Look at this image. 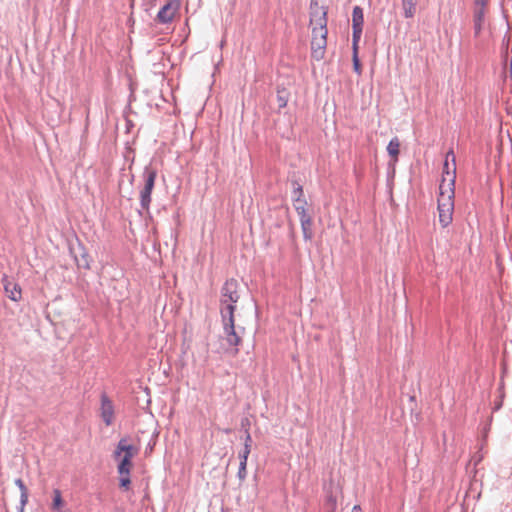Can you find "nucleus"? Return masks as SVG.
I'll list each match as a JSON object with an SVG mask.
<instances>
[{
    "label": "nucleus",
    "instance_id": "obj_1",
    "mask_svg": "<svg viewBox=\"0 0 512 512\" xmlns=\"http://www.w3.org/2000/svg\"><path fill=\"white\" fill-rule=\"evenodd\" d=\"M455 180L456 157L453 150H449L443 164L438 196L439 222L443 228L447 227L453 219Z\"/></svg>",
    "mask_w": 512,
    "mask_h": 512
},
{
    "label": "nucleus",
    "instance_id": "obj_2",
    "mask_svg": "<svg viewBox=\"0 0 512 512\" xmlns=\"http://www.w3.org/2000/svg\"><path fill=\"white\" fill-rule=\"evenodd\" d=\"M310 10L311 57L320 61L325 56L327 46V9L317 2H311Z\"/></svg>",
    "mask_w": 512,
    "mask_h": 512
},
{
    "label": "nucleus",
    "instance_id": "obj_3",
    "mask_svg": "<svg viewBox=\"0 0 512 512\" xmlns=\"http://www.w3.org/2000/svg\"><path fill=\"white\" fill-rule=\"evenodd\" d=\"M139 453V447L132 444L127 437L121 438L113 451L112 457L117 463L119 487L129 490L131 485L130 473L133 469V458Z\"/></svg>",
    "mask_w": 512,
    "mask_h": 512
},
{
    "label": "nucleus",
    "instance_id": "obj_4",
    "mask_svg": "<svg viewBox=\"0 0 512 512\" xmlns=\"http://www.w3.org/2000/svg\"><path fill=\"white\" fill-rule=\"evenodd\" d=\"M223 323V335L221 336V351L236 356L239 352L238 346L242 342L241 336L235 331L234 315H221Z\"/></svg>",
    "mask_w": 512,
    "mask_h": 512
},
{
    "label": "nucleus",
    "instance_id": "obj_5",
    "mask_svg": "<svg viewBox=\"0 0 512 512\" xmlns=\"http://www.w3.org/2000/svg\"><path fill=\"white\" fill-rule=\"evenodd\" d=\"M240 298L239 284L235 279L227 280L221 288L220 313L234 315L236 303Z\"/></svg>",
    "mask_w": 512,
    "mask_h": 512
},
{
    "label": "nucleus",
    "instance_id": "obj_6",
    "mask_svg": "<svg viewBox=\"0 0 512 512\" xmlns=\"http://www.w3.org/2000/svg\"><path fill=\"white\" fill-rule=\"evenodd\" d=\"M156 171L153 169H146L144 172V187L140 191V203L141 207L148 211L151 203V193L153 191L155 180H156Z\"/></svg>",
    "mask_w": 512,
    "mask_h": 512
},
{
    "label": "nucleus",
    "instance_id": "obj_7",
    "mask_svg": "<svg viewBox=\"0 0 512 512\" xmlns=\"http://www.w3.org/2000/svg\"><path fill=\"white\" fill-rule=\"evenodd\" d=\"M180 8V0H167L165 5L160 9L157 14V20L160 23H169L173 20L174 16Z\"/></svg>",
    "mask_w": 512,
    "mask_h": 512
},
{
    "label": "nucleus",
    "instance_id": "obj_8",
    "mask_svg": "<svg viewBox=\"0 0 512 512\" xmlns=\"http://www.w3.org/2000/svg\"><path fill=\"white\" fill-rule=\"evenodd\" d=\"M307 201L304 198V191L301 185L296 184L293 190V206L300 217L309 215L307 210Z\"/></svg>",
    "mask_w": 512,
    "mask_h": 512
},
{
    "label": "nucleus",
    "instance_id": "obj_9",
    "mask_svg": "<svg viewBox=\"0 0 512 512\" xmlns=\"http://www.w3.org/2000/svg\"><path fill=\"white\" fill-rule=\"evenodd\" d=\"M4 291L6 296L14 302H19L22 299V289L20 285L10 279L8 276L2 278Z\"/></svg>",
    "mask_w": 512,
    "mask_h": 512
},
{
    "label": "nucleus",
    "instance_id": "obj_10",
    "mask_svg": "<svg viewBox=\"0 0 512 512\" xmlns=\"http://www.w3.org/2000/svg\"><path fill=\"white\" fill-rule=\"evenodd\" d=\"M100 414L107 426H110L114 422V406L106 394L101 396Z\"/></svg>",
    "mask_w": 512,
    "mask_h": 512
},
{
    "label": "nucleus",
    "instance_id": "obj_11",
    "mask_svg": "<svg viewBox=\"0 0 512 512\" xmlns=\"http://www.w3.org/2000/svg\"><path fill=\"white\" fill-rule=\"evenodd\" d=\"M51 509L55 512H72L66 507V503L62 498V493L59 489H54L52 492Z\"/></svg>",
    "mask_w": 512,
    "mask_h": 512
},
{
    "label": "nucleus",
    "instance_id": "obj_12",
    "mask_svg": "<svg viewBox=\"0 0 512 512\" xmlns=\"http://www.w3.org/2000/svg\"><path fill=\"white\" fill-rule=\"evenodd\" d=\"M487 9L485 8H476L473 9V17H474V29L475 35L478 36L483 28L485 21V14Z\"/></svg>",
    "mask_w": 512,
    "mask_h": 512
},
{
    "label": "nucleus",
    "instance_id": "obj_13",
    "mask_svg": "<svg viewBox=\"0 0 512 512\" xmlns=\"http://www.w3.org/2000/svg\"><path fill=\"white\" fill-rule=\"evenodd\" d=\"M301 228L303 237L305 240H311L312 238V218L310 215L300 217Z\"/></svg>",
    "mask_w": 512,
    "mask_h": 512
},
{
    "label": "nucleus",
    "instance_id": "obj_14",
    "mask_svg": "<svg viewBox=\"0 0 512 512\" xmlns=\"http://www.w3.org/2000/svg\"><path fill=\"white\" fill-rule=\"evenodd\" d=\"M417 0H402V8L406 18H412L416 12Z\"/></svg>",
    "mask_w": 512,
    "mask_h": 512
},
{
    "label": "nucleus",
    "instance_id": "obj_15",
    "mask_svg": "<svg viewBox=\"0 0 512 512\" xmlns=\"http://www.w3.org/2000/svg\"><path fill=\"white\" fill-rule=\"evenodd\" d=\"M363 22H364L363 10L359 6H355L353 8V13H352L353 27L363 28Z\"/></svg>",
    "mask_w": 512,
    "mask_h": 512
},
{
    "label": "nucleus",
    "instance_id": "obj_16",
    "mask_svg": "<svg viewBox=\"0 0 512 512\" xmlns=\"http://www.w3.org/2000/svg\"><path fill=\"white\" fill-rule=\"evenodd\" d=\"M387 151L392 158L397 160L398 155L400 153V142L397 137H394L393 139L390 140L387 146Z\"/></svg>",
    "mask_w": 512,
    "mask_h": 512
},
{
    "label": "nucleus",
    "instance_id": "obj_17",
    "mask_svg": "<svg viewBox=\"0 0 512 512\" xmlns=\"http://www.w3.org/2000/svg\"><path fill=\"white\" fill-rule=\"evenodd\" d=\"M353 69L358 74H362V65L360 63L358 55H352Z\"/></svg>",
    "mask_w": 512,
    "mask_h": 512
},
{
    "label": "nucleus",
    "instance_id": "obj_18",
    "mask_svg": "<svg viewBox=\"0 0 512 512\" xmlns=\"http://www.w3.org/2000/svg\"><path fill=\"white\" fill-rule=\"evenodd\" d=\"M250 451H251L250 450V445L249 444L244 445L243 451L240 452V454H239L240 461H244L245 463H247Z\"/></svg>",
    "mask_w": 512,
    "mask_h": 512
},
{
    "label": "nucleus",
    "instance_id": "obj_19",
    "mask_svg": "<svg viewBox=\"0 0 512 512\" xmlns=\"http://www.w3.org/2000/svg\"><path fill=\"white\" fill-rule=\"evenodd\" d=\"M246 467H247V463H245L244 461H240L239 471H238V476L240 479H244L246 477V474H247Z\"/></svg>",
    "mask_w": 512,
    "mask_h": 512
},
{
    "label": "nucleus",
    "instance_id": "obj_20",
    "mask_svg": "<svg viewBox=\"0 0 512 512\" xmlns=\"http://www.w3.org/2000/svg\"><path fill=\"white\" fill-rule=\"evenodd\" d=\"M490 0H474V7L488 9Z\"/></svg>",
    "mask_w": 512,
    "mask_h": 512
},
{
    "label": "nucleus",
    "instance_id": "obj_21",
    "mask_svg": "<svg viewBox=\"0 0 512 512\" xmlns=\"http://www.w3.org/2000/svg\"><path fill=\"white\" fill-rule=\"evenodd\" d=\"M79 265L85 269H90V260L87 254L81 256V263Z\"/></svg>",
    "mask_w": 512,
    "mask_h": 512
},
{
    "label": "nucleus",
    "instance_id": "obj_22",
    "mask_svg": "<svg viewBox=\"0 0 512 512\" xmlns=\"http://www.w3.org/2000/svg\"><path fill=\"white\" fill-rule=\"evenodd\" d=\"M362 28L353 27V42H359Z\"/></svg>",
    "mask_w": 512,
    "mask_h": 512
},
{
    "label": "nucleus",
    "instance_id": "obj_23",
    "mask_svg": "<svg viewBox=\"0 0 512 512\" xmlns=\"http://www.w3.org/2000/svg\"><path fill=\"white\" fill-rule=\"evenodd\" d=\"M507 53H511V63L510 68L512 70V35L508 37V44H507Z\"/></svg>",
    "mask_w": 512,
    "mask_h": 512
},
{
    "label": "nucleus",
    "instance_id": "obj_24",
    "mask_svg": "<svg viewBox=\"0 0 512 512\" xmlns=\"http://www.w3.org/2000/svg\"><path fill=\"white\" fill-rule=\"evenodd\" d=\"M27 499H28L27 491L22 492V493H21V502H22V505H25V504H26Z\"/></svg>",
    "mask_w": 512,
    "mask_h": 512
},
{
    "label": "nucleus",
    "instance_id": "obj_25",
    "mask_svg": "<svg viewBox=\"0 0 512 512\" xmlns=\"http://www.w3.org/2000/svg\"><path fill=\"white\" fill-rule=\"evenodd\" d=\"M16 484L19 486V488L21 489V491H22V492L27 491V490H26L25 485H24V484H23V482H22V480L18 479V480L16 481Z\"/></svg>",
    "mask_w": 512,
    "mask_h": 512
},
{
    "label": "nucleus",
    "instance_id": "obj_26",
    "mask_svg": "<svg viewBox=\"0 0 512 512\" xmlns=\"http://www.w3.org/2000/svg\"><path fill=\"white\" fill-rule=\"evenodd\" d=\"M353 55H358V42L352 43Z\"/></svg>",
    "mask_w": 512,
    "mask_h": 512
},
{
    "label": "nucleus",
    "instance_id": "obj_27",
    "mask_svg": "<svg viewBox=\"0 0 512 512\" xmlns=\"http://www.w3.org/2000/svg\"><path fill=\"white\" fill-rule=\"evenodd\" d=\"M249 444L251 446V436L249 433H247L246 435V438H245V444L244 445H247Z\"/></svg>",
    "mask_w": 512,
    "mask_h": 512
},
{
    "label": "nucleus",
    "instance_id": "obj_28",
    "mask_svg": "<svg viewBox=\"0 0 512 512\" xmlns=\"http://www.w3.org/2000/svg\"><path fill=\"white\" fill-rule=\"evenodd\" d=\"M351 512H362L360 506L356 505L352 508Z\"/></svg>",
    "mask_w": 512,
    "mask_h": 512
},
{
    "label": "nucleus",
    "instance_id": "obj_29",
    "mask_svg": "<svg viewBox=\"0 0 512 512\" xmlns=\"http://www.w3.org/2000/svg\"><path fill=\"white\" fill-rule=\"evenodd\" d=\"M335 505H336L335 500H332V511H331V512H334V510H335Z\"/></svg>",
    "mask_w": 512,
    "mask_h": 512
}]
</instances>
